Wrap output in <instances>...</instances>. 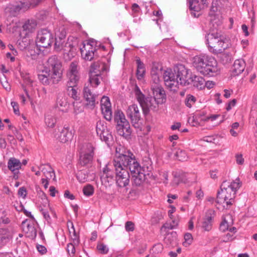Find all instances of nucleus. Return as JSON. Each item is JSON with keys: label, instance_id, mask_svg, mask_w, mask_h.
I'll use <instances>...</instances> for the list:
<instances>
[{"label": "nucleus", "instance_id": "obj_26", "mask_svg": "<svg viewBox=\"0 0 257 257\" xmlns=\"http://www.w3.org/2000/svg\"><path fill=\"white\" fill-rule=\"evenodd\" d=\"M213 214V211L211 210H208L206 213L202 225V227L206 231H209L211 229Z\"/></svg>", "mask_w": 257, "mask_h": 257}, {"label": "nucleus", "instance_id": "obj_47", "mask_svg": "<svg viewBox=\"0 0 257 257\" xmlns=\"http://www.w3.org/2000/svg\"><path fill=\"white\" fill-rule=\"evenodd\" d=\"M97 248L102 254H106L109 250L108 247L105 244L100 243L97 245Z\"/></svg>", "mask_w": 257, "mask_h": 257}, {"label": "nucleus", "instance_id": "obj_32", "mask_svg": "<svg viewBox=\"0 0 257 257\" xmlns=\"http://www.w3.org/2000/svg\"><path fill=\"white\" fill-rule=\"evenodd\" d=\"M11 237V233L8 229H0V246L9 241Z\"/></svg>", "mask_w": 257, "mask_h": 257}, {"label": "nucleus", "instance_id": "obj_43", "mask_svg": "<svg viewBox=\"0 0 257 257\" xmlns=\"http://www.w3.org/2000/svg\"><path fill=\"white\" fill-rule=\"evenodd\" d=\"M196 101V98L190 94L187 95L185 100V103L186 105L191 108L195 103Z\"/></svg>", "mask_w": 257, "mask_h": 257}, {"label": "nucleus", "instance_id": "obj_6", "mask_svg": "<svg viewBox=\"0 0 257 257\" xmlns=\"http://www.w3.org/2000/svg\"><path fill=\"white\" fill-rule=\"evenodd\" d=\"M209 50L214 53H221L227 47L224 37L217 32L209 33L206 37Z\"/></svg>", "mask_w": 257, "mask_h": 257}, {"label": "nucleus", "instance_id": "obj_17", "mask_svg": "<svg viewBox=\"0 0 257 257\" xmlns=\"http://www.w3.org/2000/svg\"><path fill=\"white\" fill-rule=\"evenodd\" d=\"M73 137V131L70 130L67 126H64L60 131L59 133L56 134L55 137L59 142L65 143L72 140Z\"/></svg>", "mask_w": 257, "mask_h": 257}, {"label": "nucleus", "instance_id": "obj_21", "mask_svg": "<svg viewBox=\"0 0 257 257\" xmlns=\"http://www.w3.org/2000/svg\"><path fill=\"white\" fill-rule=\"evenodd\" d=\"M109 70V66L104 62L98 61L91 64L89 73H92V70L96 72V74L102 75Z\"/></svg>", "mask_w": 257, "mask_h": 257}, {"label": "nucleus", "instance_id": "obj_63", "mask_svg": "<svg viewBox=\"0 0 257 257\" xmlns=\"http://www.w3.org/2000/svg\"><path fill=\"white\" fill-rule=\"evenodd\" d=\"M37 249L38 251L42 254H45L47 251L46 248L42 245H38L37 246Z\"/></svg>", "mask_w": 257, "mask_h": 257}, {"label": "nucleus", "instance_id": "obj_41", "mask_svg": "<svg viewBox=\"0 0 257 257\" xmlns=\"http://www.w3.org/2000/svg\"><path fill=\"white\" fill-rule=\"evenodd\" d=\"M175 156L177 159L181 161H185L187 160L188 157L185 151L178 149L176 152Z\"/></svg>", "mask_w": 257, "mask_h": 257}, {"label": "nucleus", "instance_id": "obj_11", "mask_svg": "<svg viewBox=\"0 0 257 257\" xmlns=\"http://www.w3.org/2000/svg\"><path fill=\"white\" fill-rule=\"evenodd\" d=\"M136 94L144 113H147L149 109L155 110L157 107L158 104H157L156 102L154 103V99H153L151 97L146 98L138 87L136 90Z\"/></svg>", "mask_w": 257, "mask_h": 257}, {"label": "nucleus", "instance_id": "obj_20", "mask_svg": "<svg viewBox=\"0 0 257 257\" xmlns=\"http://www.w3.org/2000/svg\"><path fill=\"white\" fill-rule=\"evenodd\" d=\"M96 132L101 140L105 141H107L111 136L105 125V122L103 121L99 120L97 122Z\"/></svg>", "mask_w": 257, "mask_h": 257}, {"label": "nucleus", "instance_id": "obj_60", "mask_svg": "<svg viewBox=\"0 0 257 257\" xmlns=\"http://www.w3.org/2000/svg\"><path fill=\"white\" fill-rule=\"evenodd\" d=\"M181 180L179 176L174 175V179L172 181V184L173 186H177L181 182Z\"/></svg>", "mask_w": 257, "mask_h": 257}, {"label": "nucleus", "instance_id": "obj_49", "mask_svg": "<svg viewBox=\"0 0 257 257\" xmlns=\"http://www.w3.org/2000/svg\"><path fill=\"white\" fill-rule=\"evenodd\" d=\"M24 84L28 87H33V80L29 75H27L24 78Z\"/></svg>", "mask_w": 257, "mask_h": 257}, {"label": "nucleus", "instance_id": "obj_64", "mask_svg": "<svg viewBox=\"0 0 257 257\" xmlns=\"http://www.w3.org/2000/svg\"><path fill=\"white\" fill-rule=\"evenodd\" d=\"M233 234L231 233H227L225 236L224 237L223 241H229L233 240Z\"/></svg>", "mask_w": 257, "mask_h": 257}, {"label": "nucleus", "instance_id": "obj_12", "mask_svg": "<svg viewBox=\"0 0 257 257\" xmlns=\"http://www.w3.org/2000/svg\"><path fill=\"white\" fill-rule=\"evenodd\" d=\"M82 58L85 60L91 61L97 56V47L94 42H87L80 48Z\"/></svg>", "mask_w": 257, "mask_h": 257}, {"label": "nucleus", "instance_id": "obj_50", "mask_svg": "<svg viewBox=\"0 0 257 257\" xmlns=\"http://www.w3.org/2000/svg\"><path fill=\"white\" fill-rule=\"evenodd\" d=\"M178 224V220H172V223L170 224H164L163 227H162V229L163 228H167L168 229H172L175 228Z\"/></svg>", "mask_w": 257, "mask_h": 257}, {"label": "nucleus", "instance_id": "obj_37", "mask_svg": "<svg viewBox=\"0 0 257 257\" xmlns=\"http://www.w3.org/2000/svg\"><path fill=\"white\" fill-rule=\"evenodd\" d=\"M37 26V22L35 20H29L26 22L23 26L24 30L28 33L33 32Z\"/></svg>", "mask_w": 257, "mask_h": 257}, {"label": "nucleus", "instance_id": "obj_23", "mask_svg": "<svg viewBox=\"0 0 257 257\" xmlns=\"http://www.w3.org/2000/svg\"><path fill=\"white\" fill-rule=\"evenodd\" d=\"M22 228L27 237L34 238L36 236L37 231L33 224L23 222L22 223Z\"/></svg>", "mask_w": 257, "mask_h": 257}, {"label": "nucleus", "instance_id": "obj_27", "mask_svg": "<svg viewBox=\"0 0 257 257\" xmlns=\"http://www.w3.org/2000/svg\"><path fill=\"white\" fill-rule=\"evenodd\" d=\"M22 164L21 161L14 157L9 159L8 162V168L13 172H18L21 169Z\"/></svg>", "mask_w": 257, "mask_h": 257}, {"label": "nucleus", "instance_id": "obj_56", "mask_svg": "<svg viewBox=\"0 0 257 257\" xmlns=\"http://www.w3.org/2000/svg\"><path fill=\"white\" fill-rule=\"evenodd\" d=\"M11 104L13 108L14 113L17 115H19L20 114V112L18 103L15 101H12Z\"/></svg>", "mask_w": 257, "mask_h": 257}, {"label": "nucleus", "instance_id": "obj_39", "mask_svg": "<svg viewBox=\"0 0 257 257\" xmlns=\"http://www.w3.org/2000/svg\"><path fill=\"white\" fill-rule=\"evenodd\" d=\"M101 75L96 74V72L92 70V73H90L89 81L92 85L97 86L100 83L101 79Z\"/></svg>", "mask_w": 257, "mask_h": 257}, {"label": "nucleus", "instance_id": "obj_45", "mask_svg": "<svg viewBox=\"0 0 257 257\" xmlns=\"http://www.w3.org/2000/svg\"><path fill=\"white\" fill-rule=\"evenodd\" d=\"M74 111L76 114H78L83 110L82 104L80 101L76 100L73 103Z\"/></svg>", "mask_w": 257, "mask_h": 257}, {"label": "nucleus", "instance_id": "obj_35", "mask_svg": "<svg viewBox=\"0 0 257 257\" xmlns=\"http://www.w3.org/2000/svg\"><path fill=\"white\" fill-rule=\"evenodd\" d=\"M151 75L152 79L156 84L159 83L160 81V75L161 74V68H159L157 66L154 65L151 70Z\"/></svg>", "mask_w": 257, "mask_h": 257}, {"label": "nucleus", "instance_id": "obj_9", "mask_svg": "<svg viewBox=\"0 0 257 257\" xmlns=\"http://www.w3.org/2000/svg\"><path fill=\"white\" fill-rule=\"evenodd\" d=\"M66 77L68 86H77L80 78L78 63L77 61L72 62L70 64L66 72Z\"/></svg>", "mask_w": 257, "mask_h": 257}, {"label": "nucleus", "instance_id": "obj_59", "mask_svg": "<svg viewBox=\"0 0 257 257\" xmlns=\"http://www.w3.org/2000/svg\"><path fill=\"white\" fill-rule=\"evenodd\" d=\"M219 116V114H213L206 117L203 120L205 121L211 120L212 121L216 120Z\"/></svg>", "mask_w": 257, "mask_h": 257}, {"label": "nucleus", "instance_id": "obj_42", "mask_svg": "<svg viewBox=\"0 0 257 257\" xmlns=\"http://www.w3.org/2000/svg\"><path fill=\"white\" fill-rule=\"evenodd\" d=\"M88 174L86 171H80L77 174L78 180L81 183H84L88 180Z\"/></svg>", "mask_w": 257, "mask_h": 257}, {"label": "nucleus", "instance_id": "obj_14", "mask_svg": "<svg viewBox=\"0 0 257 257\" xmlns=\"http://www.w3.org/2000/svg\"><path fill=\"white\" fill-rule=\"evenodd\" d=\"M126 114L130 118L133 126L140 128L139 121L141 118V113L138 106L135 104L130 105L126 110Z\"/></svg>", "mask_w": 257, "mask_h": 257}, {"label": "nucleus", "instance_id": "obj_58", "mask_svg": "<svg viewBox=\"0 0 257 257\" xmlns=\"http://www.w3.org/2000/svg\"><path fill=\"white\" fill-rule=\"evenodd\" d=\"M126 231H133L134 230V224L132 221H127L125 224Z\"/></svg>", "mask_w": 257, "mask_h": 257}, {"label": "nucleus", "instance_id": "obj_52", "mask_svg": "<svg viewBox=\"0 0 257 257\" xmlns=\"http://www.w3.org/2000/svg\"><path fill=\"white\" fill-rule=\"evenodd\" d=\"M18 194L20 197H22L23 199H25L27 195L26 189L24 187H20L19 189Z\"/></svg>", "mask_w": 257, "mask_h": 257}, {"label": "nucleus", "instance_id": "obj_28", "mask_svg": "<svg viewBox=\"0 0 257 257\" xmlns=\"http://www.w3.org/2000/svg\"><path fill=\"white\" fill-rule=\"evenodd\" d=\"M57 105L63 111H67L69 108V104L67 97L63 94H59L57 99Z\"/></svg>", "mask_w": 257, "mask_h": 257}, {"label": "nucleus", "instance_id": "obj_48", "mask_svg": "<svg viewBox=\"0 0 257 257\" xmlns=\"http://www.w3.org/2000/svg\"><path fill=\"white\" fill-rule=\"evenodd\" d=\"M24 91H25L27 96L29 97V98L30 99L31 105L32 108L34 110H35L36 108V104H37L38 101V99H37L36 96H34L32 98H31L28 94V92H27V90L26 88H24Z\"/></svg>", "mask_w": 257, "mask_h": 257}, {"label": "nucleus", "instance_id": "obj_18", "mask_svg": "<svg viewBox=\"0 0 257 257\" xmlns=\"http://www.w3.org/2000/svg\"><path fill=\"white\" fill-rule=\"evenodd\" d=\"M152 89L154 96V101L157 104H163L166 101L165 92L163 88L159 85L155 84L152 86Z\"/></svg>", "mask_w": 257, "mask_h": 257}, {"label": "nucleus", "instance_id": "obj_1", "mask_svg": "<svg viewBox=\"0 0 257 257\" xmlns=\"http://www.w3.org/2000/svg\"><path fill=\"white\" fill-rule=\"evenodd\" d=\"M115 156L113 166L115 172L116 183L118 186L124 187L130 182L129 169L134 184L136 186L142 185L146 179L144 170L130 151L119 146L115 149Z\"/></svg>", "mask_w": 257, "mask_h": 257}, {"label": "nucleus", "instance_id": "obj_2", "mask_svg": "<svg viewBox=\"0 0 257 257\" xmlns=\"http://www.w3.org/2000/svg\"><path fill=\"white\" fill-rule=\"evenodd\" d=\"M62 63L56 55L50 57L46 62L44 69L38 75L39 81L44 85L57 84L62 78Z\"/></svg>", "mask_w": 257, "mask_h": 257}, {"label": "nucleus", "instance_id": "obj_5", "mask_svg": "<svg viewBox=\"0 0 257 257\" xmlns=\"http://www.w3.org/2000/svg\"><path fill=\"white\" fill-rule=\"evenodd\" d=\"M241 182L238 178L232 182L225 181L221 185V190L218 192L217 202L227 209L234 202L237 190L240 187Z\"/></svg>", "mask_w": 257, "mask_h": 257}, {"label": "nucleus", "instance_id": "obj_54", "mask_svg": "<svg viewBox=\"0 0 257 257\" xmlns=\"http://www.w3.org/2000/svg\"><path fill=\"white\" fill-rule=\"evenodd\" d=\"M163 249V246L161 243L155 244L152 248V251L154 253H158L161 252Z\"/></svg>", "mask_w": 257, "mask_h": 257}, {"label": "nucleus", "instance_id": "obj_24", "mask_svg": "<svg viewBox=\"0 0 257 257\" xmlns=\"http://www.w3.org/2000/svg\"><path fill=\"white\" fill-rule=\"evenodd\" d=\"M245 67V62L242 59L236 60L232 67V72L234 75H238L241 74L244 70Z\"/></svg>", "mask_w": 257, "mask_h": 257}, {"label": "nucleus", "instance_id": "obj_57", "mask_svg": "<svg viewBox=\"0 0 257 257\" xmlns=\"http://www.w3.org/2000/svg\"><path fill=\"white\" fill-rule=\"evenodd\" d=\"M9 222V218L5 215L3 212L0 211V224L2 223L7 224Z\"/></svg>", "mask_w": 257, "mask_h": 257}, {"label": "nucleus", "instance_id": "obj_36", "mask_svg": "<svg viewBox=\"0 0 257 257\" xmlns=\"http://www.w3.org/2000/svg\"><path fill=\"white\" fill-rule=\"evenodd\" d=\"M221 9V3L219 0H213L210 10V16H216Z\"/></svg>", "mask_w": 257, "mask_h": 257}, {"label": "nucleus", "instance_id": "obj_16", "mask_svg": "<svg viewBox=\"0 0 257 257\" xmlns=\"http://www.w3.org/2000/svg\"><path fill=\"white\" fill-rule=\"evenodd\" d=\"M42 172L43 173L44 177L41 179V183L43 185L44 188L47 189L48 187L49 181L53 179H55V174L52 168L49 165H46L42 169Z\"/></svg>", "mask_w": 257, "mask_h": 257}, {"label": "nucleus", "instance_id": "obj_33", "mask_svg": "<svg viewBox=\"0 0 257 257\" xmlns=\"http://www.w3.org/2000/svg\"><path fill=\"white\" fill-rule=\"evenodd\" d=\"M45 123L48 127L53 128L56 123V118L54 114L47 113L45 116Z\"/></svg>", "mask_w": 257, "mask_h": 257}, {"label": "nucleus", "instance_id": "obj_44", "mask_svg": "<svg viewBox=\"0 0 257 257\" xmlns=\"http://www.w3.org/2000/svg\"><path fill=\"white\" fill-rule=\"evenodd\" d=\"M192 240L191 234L187 233L184 235V241L183 242V245L185 247H188L191 244Z\"/></svg>", "mask_w": 257, "mask_h": 257}, {"label": "nucleus", "instance_id": "obj_40", "mask_svg": "<svg viewBox=\"0 0 257 257\" xmlns=\"http://www.w3.org/2000/svg\"><path fill=\"white\" fill-rule=\"evenodd\" d=\"M76 86H68V91L69 94L72 98H73L75 100H78L79 99V96Z\"/></svg>", "mask_w": 257, "mask_h": 257}, {"label": "nucleus", "instance_id": "obj_51", "mask_svg": "<svg viewBox=\"0 0 257 257\" xmlns=\"http://www.w3.org/2000/svg\"><path fill=\"white\" fill-rule=\"evenodd\" d=\"M236 163L238 165H242L244 163V159L241 154H236L235 156Z\"/></svg>", "mask_w": 257, "mask_h": 257}, {"label": "nucleus", "instance_id": "obj_30", "mask_svg": "<svg viewBox=\"0 0 257 257\" xmlns=\"http://www.w3.org/2000/svg\"><path fill=\"white\" fill-rule=\"evenodd\" d=\"M28 8V5L21 1L16 3L15 4L11 5L10 9L11 12L15 15L21 11H25Z\"/></svg>", "mask_w": 257, "mask_h": 257}, {"label": "nucleus", "instance_id": "obj_38", "mask_svg": "<svg viewBox=\"0 0 257 257\" xmlns=\"http://www.w3.org/2000/svg\"><path fill=\"white\" fill-rule=\"evenodd\" d=\"M113 176L112 173L111 171L106 166L103 170V173L101 175V179L102 181H105V180L106 179L107 182H109L112 180Z\"/></svg>", "mask_w": 257, "mask_h": 257}, {"label": "nucleus", "instance_id": "obj_10", "mask_svg": "<svg viewBox=\"0 0 257 257\" xmlns=\"http://www.w3.org/2000/svg\"><path fill=\"white\" fill-rule=\"evenodd\" d=\"M94 147L88 144L83 147L79 160V164L82 166H87L91 164L94 156Z\"/></svg>", "mask_w": 257, "mask_h": 257}, {"label": "nucleus", "instance_id": "obj_29", "mask_svg": "<svg viewBox=\"0 0 257 257\" xmlns=\"http://www.w3.org/2000/svg\"><path fill=\"white\" fill-rule=\"evenodd\" d=\"M190 78V83L193 82V86L199 89H202L205 88L204 79L201 76L195 75L193 77H191L189 74Z\"/></svg>", "mask_w": 257, "mask_h": 257}, {"label": "nucleus", "instance_id": "obj_61", "mask_svg": "<svg viewBox=\"0 0 257 257\" xmlns=\"http://www.w3.org/2000/svg\"><path fill=\"white\" fill-rule=\"evenodd\" d=\"M71 227L69 228V231L70 235L72 236V235L74 236L75 237H77V234L76 232V231L75 230L73 224L72 222H70Z\"/></svg>", "mask_w": 257, "mask_h": 257}, {"label": "nucleus", "instance_id": "obj_46", "mask_svg": "<svg viewBox=\"0 0 257 257\" xmlns=\"http://www.w3.org/2000/svg\"><path fill=\"white\" fill-rule=\"evenodd\" d=\"M83 192L85 195L90 196L93 194L94 188L91 185H87L84 187Z\"/></svg>", "mask_w": 257, "mask_h": 257}, {"label": "nucleus", "instance_id": "obj_13", "mask_svg": "<svg viewBox=\"0 0 257 257\" xmlns=\"http://www.w3.org/2000/svg\"><path fill=\"white\" fill-rule=\"evenodd\" d=\"M73 44L69 42V39L65 43L64 40L60 41L58 38H55V49L57 51L63 50L65 52L64 58L66 60H70L73 57Z\"/></svg>", "mask_w": 257, "mask_h": 257}, {"label": "nucleus", "instance_id": "obj_62", "mask_svg": "<svg viewBox=\"0 0 257 257\" xmlns=\"http://www.w3.org/2000/svg\"><path fill=\"white\" fill-rule=\"evenodd\" d=\"M236 103V100L235 99H232L231 101L228 102L226 106V110L227 111L230 110L233 107H234Z\"/></svg>", "mask_w": 257, "mask_h": 257}, {"label": "nucleus", "instance_id": "obj_4", "mask_svg": "<svg viewBox=\"0 0 257 257\" xmlns=\"http://www.w3.org/2000/svg\"><path fill=\"white\" fill-rule=\"evenodd\" d=\"M192 65L202 75L208 77H215L221 73V68L216 59L207 55L195 56L193 58Z\"/></svg>", "mask_w": 257, "mask_h": 257}, {"label": "nucleus", "instance_id": "obj_19", "mask_svg": "<svg viewBox=\"0 0 257 257\" xmlns=\"http://www.w3.org/2000/svg\"><path fill=\"white\" fill-rule=\"evenodd\" d=\"M101 109L104 117L107 120L112 118V111L109 99L107 96H103L101 99Z\"/></svg>", "mask_w": 257, "mask_h": 257}, {"label": "nucleus", "instance_id": "obj_3", "mask_svg": "<svg viewBox=\"0 0 257 257\" xmlns=\"http://www.w3.org/2000/svg\"><path fill=\"white\" fill-rule=\"evenodd\" d=\"M163 79L166 87L176 91L180 85L186 86L190 84L189 70L182 65H179L172 70L167 69L163 73Z\"/></svg>", "mask_w": 257, "mask_h": 257}, {"label": "nucleus", "instance_id": "obj_22", "mask_svg": "<svg viewBox=\"0 0 257 257\" xmlns=\"http://www.w3.org/2000/svg\"><path fill=\"white\" fill-rule=\"evenodd\" d=\"M83 95L86 101V106L89 108H93L95 104V95L93 94L90 89L85 87L83 90Z\"/></svg>", "mask_w": 257, "mask_h": 257}, {"label": "nucleus", "instance_id": "obj_8", "mask_svg": "<svg viewBox=\"0 0 257 257\" xmlns=\"http://www.w3.org/2000/svg\"><path fill=\"white\" fill-rule=\"evenodd\" d=\"M54 40L52 33L48 29H43L38 32L36 39L37 47L46 48L49 47Z\"/></svg>", "mask_w": 257, "mask_h": 257}, {"label": "nucleus", "instance_id": "obj_15", "mask_svg": "<svg viewBox=\"0 0 257 257\" xmlns=\"http://www.w3.org/2000/svg\"><path fill=\"white\" fill-rule=\"evenodd\" d=\"M42 202H41L38 206L39 209L43 214L44 218L49 222L51 220L49 212H52V209L50 207L49 201L44 193L42 194Z\"/></svg>", "mask_w": 257, "mask_h": 257}, {"label": "nucleus", "instance_id": "obj_53", "mask_svg": "<svg viewBox=\"0 0 257 257\" xmlns=\"http://www.w3.org/2000/svg\"><path fill=\"white\" fill-rule=\"evenodd\" d=\"M66 37V32L62 29L59 32H56V38H58V40H60V41L64 40Z\"/></svg>", "mask_w": 257, "mask_h": 257}, {"label": "nucleus", "instance_id": "obj_34", "mask_svg": "<svg viewBox=\"0 0 257 257\" xmlns=\"http://www.w3.org/2000/svg\"><path fill=\"white\" fill-rule=\"evenodd\" d=\"M136 62L137 64V76L138 79L141 80L145 74V67L140 59H137Z\"/></svg>", "mask_w": 257, "mask_h": 257}, {"label": "nucleus", "instance_id": "obj_7", "mask_svg": "<svg viewBox=\"0 0 257 257\" xmlns=\"http://www.w3.org/2000/svg\"><path fill=\"white\" fill-rule=\"evenodd\" d=\"M114 120L117 123L116 130L118 135L124 137L130 135L131 131L130 123L122 111H117L115 113Z\"/></svg>", "mask_w": 257, "mask_h": 257}, {"label": "nucleus", "instance_id": "obj_31", "mask_svg": "<svg viewBox=\"0 0 257 257\" xmlns=\"http://www.w3.org/2000/svg\"><path fill=\"white\" fill-rule=\"evenodd\" d=\"M233 223L232 216L230 214L224 216L223 221L220 224V229L225 231L229 229V227Z\"/></svg>", "mask_w": 257, "mask_h": 257}, {"label": "nucleus", "instance_id": "obj_25", "mask_svg": "<svg viewBox=\"0 0 257 257\" xmlns=\"http://www.w3.org/2000/svg\"><path fill=\"white\" fill-rule=\"evenodd\" d=\"M189 4L192 15L194 17H198L199 14L197 13L204 8L203 4H200L198 0H189Z\"/></svg>", "mask_w": 257, "mask_h": 257}, {"label": "nucleus", "instance_id": "obj_55", "mask_svg": "<svg viewBox=\"0 0 257 257\" xmlns=\"http://www.w3.org/2000/svg\"><path fill=\"white\" fill-rule=\"evenodd\" d=\"M67 250L70 255H74L75 252V248L74 245L72 243H68L67 244Z\"/></svg>", "mask_w": 257, "mask_h": 257}]
</instances>
